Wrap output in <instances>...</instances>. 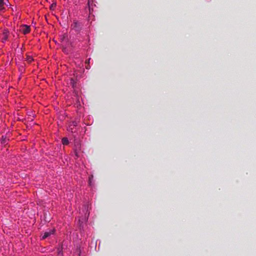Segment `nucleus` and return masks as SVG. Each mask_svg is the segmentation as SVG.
I'll use <instances>...</instances> for the list:
<instances>
[{"label": "nucleus", "instance_id": "nucleus-7", "mask_svg": "<svg viewBox=\"0 0 256 256\" xmlns=\"http://www.w3.org/2000/svg\"><path fill=\"white\" fill-rule=\"evenodd\" d=\"M26 60L28 62H31L33 60V58L30 56H28Z\"/></svg>", "mask_w": 256, "mask_h": 256}, {"label": "nucleus", "instance_id": "nucleus-5", "mask_svg": "<svg viewBox=\"0 0 256 256\" xmlns=\"http://www.w3.org/2000/svg\"><path fill=\"white\" fill-rule=\"evenodd\" d=\"M62 143L64 145H67L68 144V139L66 138H64L62 139Z\"/></svg>", "mask_w": 256, "mask_h": 256}, {"label": "nucleus", "instance_id": "nucleus-6", "mask_svg": "<svg viewBox=\"0 0 256 256\" xmlns=\"http://www.w3.org/2000/svg\"><path fill=\"white\" fill-rule=\"evenodd\" d=\"M70 84L72 86L73 88L74 87L75 84H76V82L74 81V79H72V78L70 79Z\"/></svg>", "mask_w": 256, "mask_h": 256}, {"label": "nucleus", "instance_id": "nucleus-4", "mask_svg": "<svg viewBox=\"0 0 256 256\" xmlns=\"http://www.w3.org/2000/svg\"><path fill=\"white\" fill-rule=\"evenodd\" d=\"M4 0H0V10L4 8Z\"/></svg>", "mask_w": 256, "mask_h": 256}, {"label": "nucleus", "instance_id": "nucleus-12", "mask_svg": "<svg viewBox=\"0 0 256 256\" xmlns=\"http://www.w3.org/2000/svg\"><path fill=\"white\" fill-rule=\"evenodd\" d=\"M90 58H89L88 60V62H86V63H89L90 62Z\"/></svg>", "mask_w": 256, "mask_h": 256}, {"label": "nucleus", "instance_id": "nucleus-10", "mask_svg": "<svg viewBox=\"0 0 256 256\" xmlns=\"http://www.w3.org/2000/svg\"><path fill=\"white\" fill-rule=\"evenodd\" d=\"M89 216V213H88V214H86V216H85V219H84V221H86L88 218V217Z\"/></svg>", "mask_w": 256, "mask_h": 256}, {"label": "nucleus", "instance_id": "nucleus-11", "mask_svg": "<svg viewBox=\"0 0 256 256\" xmlns=\"http://www.w3.org/2000/svg\"><path fill=\"white\" fill-rule=\"evenodd\" d=\"M6 142V138L2 137V142L4 144Z\"/></svg>", "mask_w": 256, "mask_h": 256}, {"label": "nucleus", "instance_id": "nucleus-1", "mask_svg": "<svg viewBox=\"0 0 256 256\" xmlns=\"http://www.w3.org/2000/svg\"><path fill=\"white\" fill-rule=\"evenodd\" d=\"M72 28L76 32H79L81 29V24L77 22H74L71 26Z\"/></svg>", "mask_w": 256, "mask_h": 256}, {"label": "nucleus", "instance_id": "nucleus-3", "mask_svg": "<svg viewBox=\"0 0 256 256\" xmlns=\"http://www.w3.org/2000/svg\"><path fill=\"white\" fill-rule=\"evenodd\" d=\"M54 232V229H49L47 231L44 232V234L42 236V238L45 239L48 236H50L51 234H53Z\"/></svg>", "mask_w": 256, "mask_h": 256}, {"label": "nucleus", "instance_id": "nucleus-13", "mask_svg": "<svg viewBox=\"0 0 256 256\" xmlns=\"http://www.w3.org/2000/svg\"><path fill=\"white\" fill-rule=\"evenodd\" d=\"M86 69H88L89 68L88 66H86Z\"/></svg>", "mask_w": 256, "mask_h": 256}, {"label": "nucleus", "instance_id": "nucleus-9", "mask_svg": "<svg viewBox=\"0 0 256 256\" xmlns=\"http://www.w3.org/2000/svg\"><path fill=\"white\" fill-rule=\"evenodd\" d=\"M8 39V36L6 34H4V37L3 38V42H4L5 40H6Z\"/></svg>", "mask_w": 256, "mask_h": 256}, {"label": "nucleus", "instance_id": "nucleus-8", "mask_svg": "<svg viewBox=\"0 0 256 256\" xmlns=\"http://www.w3.org/2000/svg\"><path fill=\"white\" fill-rule=\"evenodd\" d=\"M56 6V4L53 3L51 4V6H50V8L52 10H54Z\"/></svg>", "mask_w": 256, "mask_h": 256}, {"label": "nucleus", "instance_id": "nucleus-2", "mask_svg": "<svg viewBox=\"0 0 256 256\" xmlns=\"http://www.w3.org/2000/svg\"><path fill=\"white\" fill-rule=\"evenodd\" d=\"M20 30L24 34H28L30 32V26L27 25H23L20 27Z\"/></svg>", "mask_w": 256, "mask_h": 256}]
</instances>
